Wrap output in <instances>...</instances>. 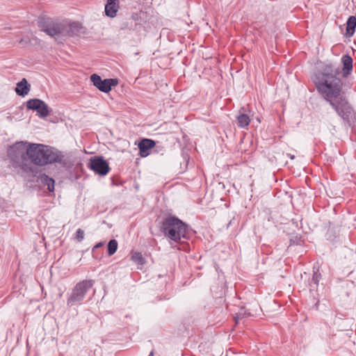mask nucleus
Here are the masks:
<instances>
[{"label": "nucleus", "instance_id": "obj_1", "mask_svg": "<svg viewBox=\"0 0 356 356\" xmlns=\"http://www.w3.org/2000/svg\"><path fill=\"white\" fill-rule=\"evenodd\" d=\"M340 67L332 63L325 65L312 76L318 94L344 122L351 125L355 112L343 92V81L339 76Z\"/></svg>", "mask_w": 356, "mask_h": 356}, {"label": "nucleus", "instance_id": "obj_2", "mask_svg": "<svg viewBox=\"0 0 356 356\" xmlns=\"http://www.w3.org/2000/svg\"><path fill=\"white\" fill-rule=\"evenodd\" d=\"M26 154L32 163L39 166L52 163L65 164L63 153L49 145L29 143Z\"/></svg>", "mask_w": 356, "mask_h": 356}, {"label": "nucleus", "instance_id": "obj_3", "mask_svg": "<svg viewBox=\"0 0 356 356\" xmlns=\"http://www.w3.org/2000/svg\"><path fill=\"white\" fill-rule=\"evenodd\" d=\"M161 230L165 236L178 243L189 238L191 229L177 217L169 216L163 220Z\"/></svg>", "mask_w": 356, "mask_h": 356}, {"label": "nucleus", "instance_id": "obj_4", "mask_svg": "<svg viewBox=\"0 0 356 356\" xmlns=\"http://www.w3.org/2000/svg\"><path fill=\"white\" fill-rule=\"evenodd\" d=\"M94 282L92 280H85L78 282L72 289L67 300V306L71 307L80 305L92 287Z\"/></svg>", "mask_w": 356, "mask_h": 356}, {"label": "nucleus", "instance_id": "obj_5", "mask_svg": "<svg viewBox=\"0 0 356 356\" xmlns=\"http://www.w3.org/2000/svg\"><path fill=\"white\" fill-rule=\"evenodd\" d=\"M38 26L42 31L57 40L60 36L65 35L66 24L55 22L50 18H41Z\"/></svg>", "mask_w": 356, "mask_h": 356}, {"label": "nucleus", "instance_id": "obj_6", "mask_svg": "<svg viewBox=\"0 0 356 356\" xmlns=\"http://www.w3.org/2000/svg\"><path fill=\"white\" fill-rule=\"evenodd\" d=\"M87 167L92 170L95 174L100 176L106 175L109 170L110 167L108 163L104 159L102 156H95L90 157Z\"/></svg>", "mask_w": 356, "mask_h": 356}, {"label": "nucleus", "instance_id": "obj_7", "mask_svg": "<svg viewBox=\"0 0 356 356\" xmlns=\"http://www.w3.org/2000/svg\"><path fill=\"white\" fill-rule=\"evenodd\" d=\"M90 81L92 84L100 91L107 93L109 92L113 86H115L118 83L117 79H104L97 74H93L90 76Z\"/></svg>", "mask_w": 356, "mask_h": 356}, {"label": "nucleus", "instance_id": "obj_8", "mask_svg": "<svg viewBox=\"0 0 356 356\" xmlns=\"http://www.w3.org/2000/svg\"><path fill=\"white\" fill-rule=\"evenodd\" d=\"M26 108L37 112V115L40 118H45L49 115L48 105L42 99L38 98L30 99L26 102Z\"/></svg>", "mask_w": 356, "mask_h": 356}, {"label": "nucleus", "instance_id": "obj_9", "mask_svg": "<svg viewBox=\"0 0 356 356\" xmlns=\"http://www.w3.org/2000/svg\"><path fill=\"white\" fill-rule=\"evenodd\" d=\"M26 143V142L20 141L9 147L7 153L12 161L19 163L25 160L24 147Z\"/></svg>", "mask_w": 356, "mask_h": 356}, {"label": "nucleus", "instance_id": "obj_10", "mask_svg": "<svg viewBox=\"0 0 356 356\" xmlns=\"http://www.w3.org/2000/svg\"><path fill=\"white\" fill-rule=\"evenodd\" d=\"M29 170L32 172H35L34 177L36 178L35 181L38 183L41 184L42 186H47L49 192L53 193L54 191L55 180L52 177H49L45 173L40 172L38 174V172H35L32 167L29 168Z\"/></svg>", "mask_w": 356, "mask_h": 356}, {"label": "nucleus", "instance_id": "obj_11", "mask_svg": "<svg viewBox=\"0 0 356 356\" xmlns=\"http://www.w3.org/2000/svg\"><path fill=\"white\" fill-rule=\"evenodd\" d=\"M156 143L152 139L143 138L138 145L139 154L141 157H146L149 154V150L155 147Z\"/></svg>", "mask_w": 356, "mask_h": 356}, {"label": "nucleus", "instance_id": "obj_12", "mask_svg": "<svg viewBox=\"0 0 356 356\" xmlns=\"http://www.w3.org/2000/svg\"><path fill=\"white\" fill-rule=\"evenodd\" d=\"M119 0H107L105 5V15L106 16L113 18L116 16L119 10Z\"/></svg>", "mask_w": 356, "mask_h": 356}, {"label": "nucleus", "instance_id": "obj_13", "mask_svg": "<svg viewBox=\"0 0 356 356\" xmlns=\"http://www.w3.org/2000/svg\"><path fill=\"white\" fill-rule=\"evenodd\" d=\"M341 60L343 64V76L346 77L353 70V58L348 54H345L342 56Z\"/></svg>", "mask_w": 356, "mask_h": 356}, {"label": "nucleus", "instance_id": "obj_14", "mask_svg": "<svg viewBox=\"0 0 356 356\" xmlns=\"http://www.w3.org/2000/svg\"><path fill=\"white\" fill-rule=\"evenodd\" d=\"M31 86L26 79H22V81L17 83L15 92L19 96L24 97L30 91Z\"/></svg>", "mask_w": 356, "mask_h": 356}, {"label": "nucleus", "instance_id": "obj_15", "mask_svg": "<svg viewBox=\"0 0 356 356\" xmlns=\"http://www.w3.org/2000/svg\"><path fill=\"white\" fill-rule=\"evenodd\" d=\"M356 28V17L350 16L346 22V37H352L355 31Z\"/></svg>", "mask_w": 356, "mask_h": 356}, {"label": "nucleus", "instance_id": "obj_16", "mask_svg": "<svg viewBox=\"0 0 356 356\" xmlns=\"http://www.w3.org/2000/svg\"><path fill=\"white\" fill-rule=\"evenodd\" d=\"M81 25L79 22H72L66 25L65 35L74 36L77 35L81 29Z\"/></svg>", "mask_w": 356, "mask_h": 356}, {"label": "nucleus", "instance_id": "obj_17", "mask_svg": "<svg viewBox=\"0 0 356 356\" xmlns=\"http://www.w3.org/2000/svg\"><path fill=\"white\" fill-rule=\"evenodd\" d=\"M236 120H237V124L241 128L247 127L250 122V117L247 114H245V113H240L236 117Z\"/></svg>", "mask_w": 356, "mask_h": 356}, {"label": "nucleus", "instance_id": "obj_18", "mask_svg": "<svg viewBox=\"0 0 356 356\" xmlns=\"http://www.w3.org/2000/svg\"><path fill=\"white\" fill-rule=\"evenodd\" d=\"M118 250V242L115 239H111L107 244V252L108 256H112Z\"/></svg>", "mask_w": 356, "mask_h": 356}, {"label": "nucleus", "instance_id": "obj_19", "mask_svg": "<svg viewBox=\"0 0 356 356\" xmlns=\"http://www.w3.org/2000/svg\"><path fill=\"white\" fill-rule=\"evenodd\" d=\"M131 259L138 264H144V258L140 252H135L131 255Z\"/></svg>", "mask_w": 356, "mask_h": 356}, {"label": "nucleus", "instance_id": "obj_20", "mask_svg": "<svg viewBox=\"0 0 356 356\" xmlns=\"http://www.w3.org/2000/svg\"><path fill=\"white\" fill-rule=\"evenodd\" d=\"M321 279V275L318 272V269H317L316 271L314 270V274L312 276V282L316 286L318 285V283H319V281Z\"/></svg>", "mask_w": 356, "mask_h": 356}, {"label": "nucleus", "instance_id": "obj_21", "mask_svg": "<svg viewBox=\"0 0 356 356\" xmlns=\"http://www.w3.org/2000/svg\"><path fill=\"white\" fill-rule=\"evenodd\" d=\"M84 238V231L80 228H79L76 232V236L75 238L79 241L81 242L83 241Z\"/></svg>", "mask_w": 356, "mask_h": 356}, {"label": "nucleus", "instance_id": "obj_22", "mask_svg": "<svg viewBox=\"0 0 356 356\" xmlns=\"http://www.w3.org/2000/svg\"><path fill=\"white\" fill-rule=\"evenodd\" d=\"M131 27H129L128 22H124L121 25V29H131Z\"/></svg>", "mask_w": 356, "mask_h": 356}, {"label": "nucleus", "instance_id": "obj_23", "mask_svg": "<svg viewBox=\"0 0 356 356\" xmlns=\"http://www.w3.org/2000/svg\"><path fill=\"white\" fill-rule=\"evenodd\" d=\"M104 245V242H99L97 243L92 248V252H94L96 249H98L102 247Z\"/></svg>", "mask_w": 356, "mask_h": 356}, {"label": "nucleus", "instance_id": "obj_24", "mask_svg": "<svg viewBox=\"0 0 356 356\" xmlns=\"http://www.w3.org/2000/svg\"><path fill=\"white\" fill-rule=\"evenodd\" d=\"M287 156H288L291 159H295V156H294V155H292V154H287Z\"/></svg>", "mask_w": 356, "mask_h": 356}, {"label": "nucleus", "instance_id": "obj_25", "mask_svg": "<svg viewBox=\"0 0 356 356\" xmlns=\"http://www.w3.org/2000/svg\"><path fill=\"white\" fill-rule=\"evenodd\" d=\"M153 355H154V353H153V351H152L148 356H153Z\"/></svg>", "mask_w": 356, "mask_h": 356}, {"label": "nucleus", "instance_id": "obj_26", "mask_svg": "<svg viewBox=\"0 0 356 356\" xmlns=\"http://www.w3.org/2000/svg\"><path fill=\"white\" fill-rule=\"evenodd\" d=\"M21 168H22V169H23V170H26V169L25 168V166L22 165V167H21Z\"/></svg>", "mask_w": 356, "mask_h": 356}, {"label": "nucleus", "instance_id": "obj_27", "mask_svg": "<svg viewBox=\"0 0 356 356\" xmlns=\"http://www.w3.org/2000/svg\"><path fill=\"white\" fill-rule=\"evenodd\" d=\"M24 42V39H21V40L19 41L20 43H22Z\"/></svg>", "mask_w": 356, "mask_h": 356}]
</instances>
